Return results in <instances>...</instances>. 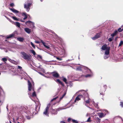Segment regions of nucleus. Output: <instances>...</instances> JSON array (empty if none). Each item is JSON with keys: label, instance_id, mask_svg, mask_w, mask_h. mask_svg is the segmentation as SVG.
I'll return each mask as SVG.
<instances>
[{"label": "nucleus", "instance_id": "nucleus-1", "mask_svg": "<svg viewBox=\"0 0 123 123\" xmlns=\"http://www.w3.org/2000/svg\"><path fill=\"white\" fill-rule=\"evenodd\" d=\"M28 90L29 91H31V90L33 91V92H35L34 91V82L32 81L31 83L29 80L27 81Z\"/></svg>", "mask_w": 123, "mask_h": 123}, {"label": "nucleus", "instance_id": "nucleus-2", "mask_svg": "<svg viewBox=\"0 0 123 123\" xmlns=\"http://www.w3.org/2000/svg\"><path fill=\"white\" fill-rule=\"evenodd\" d=\"M20 53L22 55V57L24 59L29 61L31 60V55H28L26 53L23 51L21 52Z\"/></svg>", "mask_w": 123, "mask_h": 123}, {"label": "nucleus", "instance_id": "nucleus-3", "mask_svg": "<svg viewBox=\"0 0 123 123\" xmlns=\"http://www.w3.org/2000/svg\"><path fill=\"white\" fill-rule=\"evenodd\" d=\"M67 108H67H62L60 107L55 109H53L52 108L51 109H50V112L52 114L54 115L56 114L57 113V111H59L61 110L65 109Z\"/></svg>", "mask_w": 123, "mask_h": 123}, {"label": "nucleus", "instance_id": "nucleus-4", "mask_svg": "<svg viewBox=\"0 0 123 123\" xmlns=\"http://www.w3.org/2000/svg\"><path fill=\"white\" fill-rule=\"evenodd\" d=\"M32 5V3L30 2L29 1H28L26 3L24 4V8L26 9L27 12H29L30 9V7Z\"/></svg>", "mask_w": 123, "mask_h": 123}, {"label": "nucleus", "instance_id": "nucleus-5", "mask_svg": "<svg viewBox=\"0 0 123 123\" xmlns=\"http://www.w3.org/2000/svg\"><path fill=\"white\" fill-rule=\"evenodd\" d=\"M102 50H105V54H108L109 53V50L110 49V48L108 47H107V45L106 44L103 45L101 48Z\"/></svg>", "mask_w": 123, "mask_h": 123}, {"label": "nucleus", "instance_id": "nucleus-6", "mask_svg": "<svg viewBox=\"0 0 123 123\" xmlns=\"http://www.w3.org/2000/svg\"><path fill=\"white\" fill-rule=\"evenodd\" d=\"M25 24L27 25L30 26V27L31 28H33L34 26V24L30 21H27L26 22Z\"/></svg>", "mask_w": 123, "mask_h": 123}, {"label": "nucleus", "instance_id": "nucleus-7", "mask_svg": "<svg viewBox=\"0 0 123 123\" xmlns=\"http://www.w3.org/2000/svg\"><path fill=\"white\" fill-rule=\"evenodd\" d=\"M49 106L50 104H49L47 105V107L45 108V111H44L43 113L44 114L47 116H49V114L48 113V112Z\"/></svg>", "mask_w": 123, "mask_h": 123}, {"label": "nucleus", "instance_id": "nucleus-8", "mask_svg": "<svg viewBox=\"0 0 123 123\" xmlns=\"http://www.w3.org/2000/svg\"><path fill=\"white\" fill-rule=\"evenodd\" d=\"M84 99L85 102V105L87 106V104H90L89 98L88 97L87 98L84 97Z\"/></svg>", "mask_w": 123, "mask_h": 123}, {"label": "nucleus", "instance_id": "nucleus-9", "mask_svg": "<svg viewBox=\"0 0 123 123\" xmlns=\"http://www.w3.org/2000/svg\"><path fill=\"white\" fill-rule=\"evenodd\" d=\"M28 94L29 97L32 100V97L35 98L36 97V93H29Z\"/></svg>", "mask_w": 123, "mask_h": 123}, {"label": "nucleus", "instance_id": "nucleus-10", "mask_svg": "<svg viewBox=\"0 0 123 123\" xmlns=\"http://www.w3.org/2000/svg\"><path fill=\"white\" fill-rule=\"evenodd\" d=\"M22 110L28 114L29 113V111L28 110V108L27 107H21Z\"/></svg>", "mask_w": 123, "mask_h": 123}, {"label": "nucleus", "instance_id": "nucleus-11", "mask_svg": "<svg viewBox=\"0 0 123 123\" xmlns=\"http://www.w3.org/2000/svg\"><path fill=\"white\" fill-rule=\"evenodd\" d=\"M41 41L42 43H43V46L45 48L47 49H49L50 48L49 47L48 45L46 43H44L43 41L42 40H41Z\"/></svg>", "mask_w": 123, "mask_h": 123}, {"label": "nucleus", "instance_id": "nucleus-12", "mask_svg": "<svg viewBox=\"0 0 123 123\" xmlns=\"http://www.w3.org/2000/svg\"><path fill=\"white\" fill-rule=\"evenodd\" d=\"M100 36V33L97 34L94 37L92 38L93 40H95L99 38Z\"/></svg>", "mask_w": 123, "mask_h": 123}, {"label": "nucleus", "instance_id": "nucleus-13", "mask_svg": "<svg viewBox=\"0 0 123 123\" xmlns=\"http://www.w3.org/2000/svg\"><path fill=\"white\" fill-rule=\"evenodd\" d=\"M53 75L56 78H58L59 76V75L58 73L56 72H54L52 73Z\"/></svg>", "mask_w": 123, "mask_h": 123}, {"label": "nucleus", "instance_id": "nucleus-14", "mask_svg": "<svg viewBox=\"0 0 123 123\" xmlns=\"http://www.w3.org/2000/svg\"><path fill=\"white\" fill-rule=\"evenodd\" d=\"M53 97H55V98H53L52 100H51V102L55 100L57 98L59 97L58 95H57V93H56V94L53 96Z\"/></svg>", "mask_w": 123, "mask_h": 123}, {"label": "nucleus", "instance_id": "nucleus-15", "mask_svg": "<svg viewBox=\"0 0 123 123\" xmlns=\"http://www.w3.org/2000/svg\"><path fill=\"white\" fill-rule=\"evenodd\" d=\"M10 9L12 11V12L15 13H18L19 12L17 10L14 9L13 8H10Z\"/></svg>", "mask_w": 123, "mask_h": 123}, {"label": "nucleus", "instance_id": "nucleus-16", "mask_svg": "<svg viewBox=\"0 0 123 123\" xmlns=\"http://www.w3.org/2000/svg\"><path fill=\"white\" fill-rule=\"evenodd\" d=\"M117 30H116L113 33L111 34V36L112 37H113L116 35L117 34Z\"/></svg>", "mask_w": 123, "mask_h": 123}, {"label": "nucleus", "instance_id": "nucleus-17", "mask_svg": "<svg viewBox=\"0 0 123 123\" xmlns=\"http://www.w3.org/2000/svg\"><path fill=\"white\" fill-rule=\"evenodd\" d=\"M25 31L28 34H30L31 31V30L28 28H25L24 29Z\"/></svg>", "mask_w": 123, "mask_h": 123}, {"label": "nucleus", "instance_id": "nucleus-18", "mask_svg": "<svg viewBox=\"0 0 123 123\" xmlns=\"http://www.w3.org/2000/svg\"><path fill=\"white\" fill-rule=\"evenodd\" d=\"M17 40L20 42H23L24 39L23 37H18L17 38Z\"/></svg>", "mask_w": 123, "mask_h": 123}, {"label": "nucleus", "instance_id": "nucleus-19", "mask_svg": "<svg viewBox=\"0 0 123 123\" xmlns=\"http://www.w3.org/2000/svg\"><path fill=\"white\" fill-rule=\"evenodd\" d=\"M8 60L10 61L11 62L14 64H17V62L15 61H14L13 60H12L11 59H8Z\"/></svg>", "mask_w": 123, "mask_h": 123}, {"label": "nucleus", "instance_id": "nucleus-20", "mask_svg": "<svg viewBox=\"0 0 123 123\" xmlns=\"http://www.w3.org/2000/svg\"><path fill=\"white\" fill-rule=\"evenodd\" d=\"M14 36V33H12L11 34H10L8 36H7L6 38L7 39H8L9 38H10Z\"/></svg>", "mask_w": 123, "mask_h": 123}, {"label": "nucleus", "instance_id": "nucleus-21", "mask_svg": "<svg viewBox=\"0 0 123 123\" xmlns=\"http://www.w3.org/2000/svg\"><path fill=\"white\" fill-rule=\"evenodd\" d=\"M105 115V114L104 115V114L103 113H100L99 116L100 118H102L103 117H104Z\"/></svg>", "mask_w": 123, "mask_h": 123}, {"label": "nucleus", "instance_id": "nucleus-22", "mask_svg": "<svg viewBox=\"0 0 123 123\" xmlns=\"http://www.w3.org/2000/svg\"><path fill=\"white\" fill-rule=\"evenodd\" d=\"M66 94V93H64L62 95V96L60 98V100L58 101H57V102L59 103L60 102V101L62 99L63 97Z\"/></svg>", "mask_w": 123, "mask_h": 123}, {"label": "nucleus", "instance_id": "nucleus-23", "mask_svg": "<svg viewBox=\"0 0 123 123\" xmlns=\"http://www.w3.org/2000/svg\"><path fill=\"white\" fill-rule=\"evenodd\" d=\"M23 16H25V17L23 18V19L24 20L25 19L27 18V14L26 13L24 12L22 14Z\"/></svg>", "mask_w": 123, "mask_h": 123}, {"label": "nucleus", "instance_id": "nucleus-24", "mask_svg": "<svg viewBox=\"0 0 123 123\" xmlns=\"http://www.w3.org/2000/svg\"><path fill=\"white\" fill-rule=\"evenodd\" d=\"M109 53L108 54H105V55L104 56V59H106L108 58V57L109 56Z\"/></svg>", "mask_w": 123, "mask_h": 123}, {"label": "nucleus", "instance_id": "nucleus-25", "mask_svg": "<svg viewBox=\"0 0 123 123\" xmlns=\"http://www.w3.org/2000/svg\"><path fill=\"white\" fill-rule=\"evenodd\" d=\"M14 24L16 26L18 27H20V23L18 22H14Z\"/></svg>", "mask_w": 123, "mask_h": 123}, {"label": "nucleus", "instance_id": "nucleus-26", "mask_svg": "<svg viewBox=\"0 0 123 123\" xmlns=\"http://www.w3.org/2000/svg\"><path fill=\"white\" fill-rule=\"evenodd\" d=\"M56 81L57 82H58L59 83L61 84L62 86H64V84L59 79H57V80H56Z\"/></svg>", "mask_w": 123, "mask_h": 123}, {"label": "nucleus", "instance_id": "nucleus-27", "mask_svg": "<svg viewBox=\"0 0 123 123\" xmlns=\"http://www.w3.org/2000/svg\"><path fill=\"white\" fill-rule=\"evenodd\" d=\"M96 120L97 123H100V119L98 117H96Z\"/></svg>", "mask_w": 123, "mask_h": 123}, {"label": "nucleus", "instance_id": "nucleus-28", "mask_svg": "<svg viewBox=\"0 0 123 123\" xmlns=\"http://www.w3.org/2000/svg\"><path fill=\"white\" fill-rule=\"evenodd\" d=\"M92 102H93L92 104H93L94 106L96 108H98V104H97V103H95L94 102L93 100Z\"/></svg>", "mask_w": 123, "mask_h": 123}, {"label": "nucleus", "instance_id": "nucleus-29", "mask_svg": "<svg viewBox=\"0 0 123 123\" xmlns=\"http://www.w3.org/2000/svg\"><path fill=\"white\" fill-rule=\"evenodd\" d=\"M88 91L87 90H80L79 91H78V92H87Z\"/></svg>", "mask_w": 123, "mask_h": 123}, {"label": "nucleus", "instance_id": "nucleus-30", "mask_svg": "<svg viewBox=\"0 0 123 123\" xmlns=\"http://www.w3.org/2000/svg\"><path fill=\"white\" fill-rule=\"evenodd\" d=\"M12 18L13 19H14L15 20H16V21H19V19L18 18H16L14 16H13L12 17Z\"/></svg>", "mask_w": 123, "mask_h": 123}, {"label": "nucleus", "instance_id": "nucleus-31", "mask_svg": "<svg viewBox=\"0 0 123 123\" xmlns=\"http://www.w3.org/2000/svg\"><path fill=\"white\" fill-rule=\"evenodd\" d=\"M80 99L78 97H77L75 98V99L74 101V102H75L77 101H78L79 100H80Z\"/></svg>", "mask_w": 123, "mask_h": 123}, {"label": "nucleus", "instance_id": "nucleus-32", "mask_svg": "<svg viewBox=\"0 0 123 123\" xmlns=\"http://www.w3.org/2000/svg\"><path fill=\"white\" fill-rule=\"evenodd\" d=\"M113 39H114L113 37H111L109 38H108V40L110 42H111L113 40Z\"/></svg>", "mask_w": 123, "mask_h": 123}, {"label": "nucleus", "instance_id": "nucleus-33", "mask_svg": "<svg viewBox=\"0 0 123 123\" xmlns=\"http://www.w3.org/2000/svg\"><path fill=\"white\" fill-rule=\"evenodd\" d=\"M123 44V41H121L119 44L118 45V47L121 46L122 44Z\"/></svg>", "mask_w": 123, "mask_h": 123}, {"label": "nucleus", "instance_id": "nucleus-34", "mask_svg": "<svg viewBox=\"0 0 123 123\" xmlns=\"http://www.w3.org/2000/svg\"><path fill=\"white\" fill-rule=\"evenodd\" d=\"M91 121V117H89L86 121V122H90Z\"/></svg>", "mask_w": 123, "mask_h": 123}, {"label": "nucleus", "instance_id": "nucleus-35", "mask_svg": "<svg viewBox=\"0 0 123 123\" xmlns=\"http://www.w3.org/2000/svg\"><path fill=\"white\" fill-rule=\"evenodd\" d=\"M31 52L34 55H35L36 53L34 50H31Z\"/></svg>", "mask_w": 123, "mask_h": 123}, {"label": "nucleus", "instance_id": "nucleus-36", "mask_svg": "<svg viewBox=\"0 0 123 123\" xmlns=\"http://www.w3.org/2000/svg\"><path fill=\"white\" fill-rule=\"evenodd\" d=\"M72 122L74 123H78V122L76 120H75L74 119H72Z\"/></svg>", "mask_w": 123, "mask_h": 123}, {"label": "nucleus", "instance_id": "nucleus-37", "mask_svg": "<svg viewBox=\"0 0 123 123\" xmlns=\"http://www.w3.org/2000/svg\"><path fill=\"white\" fill-rule=\"evenodd\" d=\"M2 60L3 61L5 62L7 61V59L6 58H3L2 59Z\"/></svg>", "mask_w": 123, "mask_h": 123}, {"label": "nucleus", "instance_id": "nucleus-38", "mask_svg": "<svg viewBox=\"0 0 123 123\" xmlns=\"http://www.w3.org/2000/svg\"><path fill=\"white\" fill-rule=\"evenodd\" d=\"M63 80L64 82H65L67 84V79L66 78H63Z\"/></svg>", "mask_w": 123, "mask_h": 123}, {"label": "nucleus", "instance_id": "nucleus-39", "mask_svg": "<svg viewBox=\"0 0 123 123\" xmlns=\"http://www.w3.org/2000/svg\"><path fill=\"white\" fill-rule=\"evenodd\" d=\"M37 57L38 58V59H42V56L39 55H38L37 56Z\"/></svg>", "mask_w": 123, "mask_h": 123}, {"label": "nucleus", "instance_id": "nucleus-40", "mask_svg": "<svg viewBox=\"0 0 123 123\" xmlns=\"http://www.w3.org/2000/svg\"><path fill=\"white\" fill-rule=\"evenodd\" d=\"M120 105L122 107H123V102H120Z\"/></svg>", "mask_w": 123, "mask_h": 123}, {"label": "nucleus", "instance_id": "nucleus-41", "mask_svg": "<svg viewBox=\"0 0 123 123\" xmlns=\"http://www.w3.org/2000/svg\"><path fill=\"white\" fill-rule=\"evenodd\" d=\"M31 45L32 46L33 48H35V46L34 45V44L33 43H32V42H31Z\"/></svg>", "mask_w": 123, "mask_h": 123}, {"label": "nucleus", "instance_id": "nucleus-42", "mask_svg": "<svg viewBox=\"0 0 123 123\" xmlns=\"http://www.w3.org/2000/svg\"><path fill=\"white\" fill-rule=\"evenodd\" d=\"M79 98H80V99L81 98H82V97H83V96L81 95H79L77 96Z\"/></svg>", "mask_w": 123, "mask_h": 123}, {"label": "nucleus", "instance_id": "nucleus-43", "mask_svg": "<svg viewBox=\"0 0 123 123\" xmlns=\"http://www.w3.org/2000/svg\"><path fill=\"white\" fill-rule=\"evenodd\" d=\"M91 75L90 74H88L85 76V77H90L91 76Z\"/></svg>", "mask_w": 123, "mask_h": 123}, {"label": "nucleus", "instance_id": "nucleus-44", "mask_svg": "<svg viewBox=\"0 0 123 123\" xmlns=\"http://www.w3.org/2000/svg\"><path fill=\"white\" fill-rule=\"evenodd\" d=\"M86 69H87V72H88V73H90V72H91V71L90 70V69H88V68H87L86 67Z\"/></svg>", "mask_w": 123, "mask_h": 123}, {"label": "nucleus", "instance_id": "nucleus-45", "mask_svg": "<svg viewBox=\"0 0 123 123\" xmlns=\"http://www.w3.org/2000/svg\"><path fill=\"white\" fill-rule=\"evenodd\" d=\"M123 29L122 30H121V28H120L118 29V31L120 32L122 31Z\"/></svg>", "mask_w": 123, "mask_h": 123}, {"label": "nucleus", "instance_id": "nucleus-46", "mask_svg": "<svg viewBox=\"0 0 123 123\" xmlns=\"http://www.w3.org/2000/svg\"><path fill=\"white\" fill-rule=\"evenodd\" d=\"M77 69L78 70H81V67H78L77 68Z\"/></svg>", "mask_w": 123, "mask_h": 123}, {"label": "nucleus", "instance_id": "nucleus-47", "mask_svg": "<svg viewBox=\"0 0 123 123\" xmlns=\"http://www.w3.org/2000/svg\"><path fill=\"white\" fill-rule=\"evenodd\" d=\"M26 118L28 119H30L31 118L29 116H26Z\"/></svg>", "mask_w": 123, "mask_h": 123}, {"label": "nucleus", "instance_id": "nucleus-48", "mask_svg": "<svg viewBox=\"0 0 123 123\" xmlns=\"http://www.w3.org/2000/svg\"><path fill=\"white\" fill-rule=\"evenodd\" d=\"M56 58L58 60H59V61H61L62 60V59H61V58H59L58 57H56Z\"/></svg>", "mask_w": 123, "mask_h": 123}, {"label": "nucleus", "instance_id": "nucleus-49", "mask_svg": "<svg viewBox=\"0 0 123 123\" xmlns=\"http://www.w3.org/2000/svg\"><path fill=\"white\" fill-rule=\"evenodd\" d=\"M11 6L13 7L14 6V4L13 3H12L10 4Z\"/></svg>", "mask_w": 123, "mask_h": 123}, {"label": "nucleus", "instance_id": "nucleus-50", "mask_svg": "<svg viewBox=\"0 0 123 123\" xmlns=\"http://www.w3.org/2000/svg\"><path fill=\"white\" fill-rule=\"evenodd\" d=\"M18 68L20 70H21L22 69V67L19 66H18Z\"/></svg>", "mask_w": 123, "mask_h": 123}, {"label": "nucleus", "instance_id": "nucleus-51", "mask_svg": "<svg viewBox=\"0 0 123 123\" xmlns=\"http://www.w3.org/2000/svg\"><path fill=\"white\" fill-rule=\"evenodd\" d=\"M71 120V118H68V122H70Z\"/></svg>", "mask_w": 123, "mask_h": 123}, {"label": "nucleus", "instance_id": "nucleus-52", "mask_svg": "<svg viewBox=\"0 0 123 123\" xmlns=\"http://www.w3.org/2000/svg\"><path fill=\"white\" fill-rule=\"evenodd\" d=\"M35 43H40V42H39V41H35Z\"/></svg>", "mask_w": 123, "mask_h": 123}, {"label": "nucleus", "instance_id": "nucleus-53", "mask_svg": "<svg viewBox=\"0 0 123 123\" xmlns=\"http://www.w3.org/2000/svg\"><path fill=\"white\" fill-rule=\"evenodd\" d=\"M2 66V64H0V69H2V68H1L0 67Z\"/></svg>", "mask_w": 123, "mask_h": 123}, {"label": "nucleus", "instance_id": "nucleus-54", "mask_svg": "<svg viewBox=\"0 0 123 123\" xmlns=\"http://www.w3.org/2000/svg\"><path fill=\"white\" fill-rule=\"evenodd\" d=\"M60 123H65V122L64 121H61L60 122Z\"/></svg>", "mask_w": 123, "mask_h": 123}, {"label": "nucleus", "instance_id": "nucleus-55", "mask_svg": "<svg viewBox=\"0 0 123 123\" xmlns=\"http://www.w3.org/2000/svg\"><path fill=\"white\" fill-rule=\"evenodd\" d=\"M9 20L10 22H11V23H13V22L12 21H11L10 19H9Z\"/></svg>", "mask_w": 123, "mask_h": 123}, {"label": "nucleus", "instance_id": "nucleus-56", "mask_svg": "<svg viewBox=\"0 0 123 123\" xmlns=\"http://www.w3.org/2000/svg\"><path fill=\"white\" fill-rule=\"evenodd\" d=\"M20 21L21 22H25V21H24V20H22V19H21L20 20Z\"/></svg>", "mask_w": 123, "mask_h": 123}, {"label": "nucleus", "instance_id": "nucleus-57", "mask_svg": "<svg viewBox=\"0 0 123 123\" xmlns=\"http://www.w3.org/2000/svg\"><path fill=\"white\" fill-rule=\"evenodd\" d=\"M89 101H90V103L92 101V100L91 99H90L89 98Z\"/></svg>", "mask_w": 123, "mask_h": 123}, {"label": "nucleus", "instance_id": "nucleus-58", "mask_svg": "<svg viewBox=\"0 0 123 123\" xmlns=\"http://www.w3.org/2000/svg\"><path fill=\"white\" fill-rule=\"evenodd\" d=\"M100 94L103 95H104V94L103 93H100Z\"/></svg>", "mask_w": 123, "mask_h": 123}, {"label": "nucleus", "instance_id": "nucleus-59", "mask_svg": "<svg viewBox=\"0 0 123 123\" xmlns=\"http://www.w3.org/2000/svg\"><path fill=\"white\" fill-rule=\"evenodd\" d=\"M48 62V61H44V62L45 63H47V62Z\"/></svg>", "mask_w": 123, "mask_h": 123}, {"label": "nucleus", "instance_id": "nucleus-60", "mask_svg": "<svg viewBox=\"0 0 123 123\" xmlns=\"http://www.w3.org/2000/svg\"><path fill=\"white\" fill-rule=\"evenodd\" d=\"M39 73L40 74H41V75H43V74L42 73Z\"/></svg>", "mask_w": 123, "mask_h": 123}, {"label": "nucleus", "instance_id": "nucleus-61", "mask_svg": "<svg viewBox=\"0 0 123 123\" xmlns=\"http://www.w3.org/2000/svg\"><path fill=\"white\" fill-rule=\"evenodd\" d=\"M0 92H3V90L2 89H1V90H0Z\"/></svg>", "mask_w": 123, "mask_h": 123}, {"label": "nucleus", "instance_id": "nucleus-62", "mask_svg": "<svg viewBox=\"0 0 123 123\" xmlns=\"http://www.w3.org/2000/svg\"><path fill=\"white\" fill-rule=\"evenodd\" d=\"M105 111L106 112H108V111H107L106 110H105Z\"/></svg>", "mask_w": 123, "mask_h": 123}, {"label": "nucleus", "instance_id": "nucleus-63", "mask_svg": "<svg viewBox=\"0 0 123 123\" xmlns=\"http://www.w3.org/2000/svg\"><path fill=\"white\" fill-rule=\"evenodd\" d=\"M6 109H7V110H8V106H7L6 107Z\"/></svg>", "mask_w": 123, "mask_h": 123}, {"label": "nucleus", "instance_id": "nucleus-64", "mask_svg": "<svg viewBox=\"0 0 123 123\" xmlns=\"http://www.w3.org/2000/svg\"><path fill=\"white\" fill-rule=\"evenodd\" d=\"M88 116V114L87 113V114L86 115V117L87 116Z\"/></svg>", "mask_w": 123, "mask_h": 123}]
</instances>
